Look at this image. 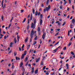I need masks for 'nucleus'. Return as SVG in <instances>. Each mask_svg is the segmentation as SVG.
<instances>
[{"label":"nucleus","mask_w":75,"mask_h":75,"mask_svg":"<svg viewBox=\"0 0 75 75\" xmlns=\"http://www.w3.org/2000/svg\"><path fill=\"white\" fill-rule=\"evenodd\" d=\"M21 13H23L24 12V10H21Z\"/></svg>","instance_id":"obj_54"},{"label":"nucleus","mask_w":75,"mask_h":75,"mask_svg":"<svg viewBox=\"0 0 75 75\" xmlns=\"http://www.w3.org/2000/svg\"><path fill=\"white\" fill-rule=\"evenodd\" d=\"M13 44H14V42H11L10 44L11 45H13Z\"/></svg>","instance_id":"obj_25"},{"label":"nucleus","mask_w":75,"mask_h":75,"mask_svg":"<svg viewBox=\"0 0 75 75\" xmlns=\"http://www.w3.org/2000/svg\"><path fill=\"white\" fill-rule=\"evenodd\" d=\"M36 23H37V20L36 19H35L34 21V24H35V25Z\"/></svg>","instance_id":"obj_18"},{"label":"nucleus","mask_w":75,"mask_h":75,"mask_svg":"<svg viewBox=\"0 0 75 75\" xmlns=\"http://www.w3.org/2000/svg\"><path fill=\"white\" fill-rule=\"evenodd\" d=\"M28 62L25 65V66H27V65H28Z\"/></svg>","instance_id":"obj_60"},{"label":"nucleus","mask_w":75,"mask_h":75,"mask_svg":"<svg viewBox=\"0 0 75 75\" xmlns=\"http://www.w3.org/2000/svg\"><path fill=\"white\" fill-rule=\"evenodd\" d=\"M37 73H38V70H35V73L36 74H37Z\"/></svg>","instance_id":"obj_30"},{"label":"nucleus","mask_w":75,"mask_h":75,"mask_svg":"<svg viewBox=\"0 0 75 75\" xmlns=\"http://www.w3.org/2000/svg\"><path fill=\"white\" fill-rule=\"evenodd\" d=\"M72 23L73 24H74L75 23V19H73L72 20Z\"/></svg>","instance_id":"obj_8"},{"label":"nucleus","mask_w":75,"mask_h":75,"mask_svg":"<svg viewBox=\"0 0 75 75\" xmlns=\"http://www.w3.org/2000/svg\"><path fill=\"white\" fill-rule=\"evenodd\" d=\"M29 21H30V19H28V24H29Z\"/></svg>","instance_id":"obj_59"},{"label":"nucleus","mask_w":75,"mask_h":75,"mask_svg":"<svg viewBox=\"0 0 75 75\" xmlns=\"http://www.w3.org/2000/svg\"><path fill=\"white\" fill-rule=\"evenodd\" d=\"M37 43V42L36 41H35L33 43V45H35V44Z\"/></svg>","instance_id":"obj_45"},{"label":"nucleus","mask_w":75,"mask_h":75,"mask_svg":"<svg viewBox=\"0 0 75 75\" xmlns=\"http://www.w3.org/2000/svg\"><path fill=\"white\" fill-rule=\"evenodd\" d=\"M71 54L72 55H75V54H74V53L73 52H71Z\"/></svg>","instance_id":"obj_26"},{"label":"nucleus","mask_w":75,"mask_h":75,"mask_svg":"<svg viewBox=\"0 0 75 75\" xmlns=\"http://www.w3.org/2000/svg\"><path fill=\"white\" fill-rule=\"evenodd\" d=\"M38 15V11H36L35 12V15L36 16H37Z\"/></svg>","instance_id":"obj_19"},{"label":"nucleus","mask_w":75,"mask_h":75,"mask_svg":"<svg viewBox=\"0 0 75 75\" xmlns=\"http://www.w3.org/2000/svg\"><path fill=\"white\" fill-rule=\"evenodd\" d=\"M71 44H72V43H71V42H70L69 44L68 45L69 47V46H70V45H71Z\"/></svg>","instance_id":"obj_28"},{"label":"nucleus","mask_w":75,"mask_h":75,"mask_svg":"<svg viewBox=\"0 0 75 75\" xmlns=\"http://www.w3.org/2000/svg\"><path fill=\"white\" fill-rule=\"evenodd\" d=\"M16 60H18H18H20V58L18 57H16Z\"/></svg>","instance_id":"obj_11"},{"label":"nucleus","mask_w":75,"mask_h":75,"mask_svg":"<svg viewBox=\"0 0 75 75\" xmlns=\"http://www.w3.org/2000/svg\"><path fill=\"white\" fill-rule=\"evenodd\" d=\"M25 71H23L22 75H24V72Z\"/></svg>","instance_id":"obj_55"},{"label":"nucleus","mask_w":75,"mask_h":75,"mask_svg":"<svg viewBox=\"0 0 75 75\" xmlns=\"http://www.w3.org/2000/svg\"><path fill=\"white\" fill-rule=\"evenodd\" d=\"M48 8H49V9L50 10V8H51V6H49Z\"/></svg>","instance_id":"obj_39"},{"label":"nucleus","mask_w":75,"mask_h":75,"mask_svg":"<svg viewBox=\"0 0 75 75\" xmlns=\"http://www.w3.org/2000/svg\"><path fill=\"white\" fill-rule=\"evenodd\" d=\"M28 37H27L25 40V42L27 43V42L28 41Z\"/></svg>","instance_id":"obj_5"},{"label":"nucleus","mask_w":75,"mask_h":75,"mask_svg":"<svg viewBox=\"0 0 75 75\" xmlns=\"http://www.w3.org/2000/svg\"><path fill=\"white\" fill-rule=\"evenodd\" d=\"M31 28H33V29H35V26H34V23H32L31 24Z\"/></svg>","instance_id":"obj_3"},{"label":"nucleus","mask_w":75,"mask_h":75,"mask_svg":"<svg viewBox=\"0 0 75 75\" xmlns=\"http://www.w3.org/2000/svg\"><path fill=\"white\" fill-rule=\"evenodd\" d=\"M17 38H18V41H19V39L20 38V36H18V35H17Z\"/></svg>","instance_id":"obj_21"},{"label":"nucleus","mask_w":75,"mask_h":75,"mask_svg":"<svg viewBox=\"0 0 75 75\" xmlns=\"http://www.w3.org/2000/svg\"><path fill=\"white\" fill-rule=\"evenodd\" d=\"M14 42H15V44H16V42H17V40H16V37H15L14 39Z\"/></svg>","instance_id":"obj_14"},{"label":"nucleus","mask_w":75,"mask_h":75,"mask_svg":"<svg viewBox=\"0 0 75 75\" xmlns=\"http://www.w3.org/2000/svg\"><path fill=\"white\" fill-rule=\"evenodd\" d=\"M28 60V57H27L25 59V62H26Z\"/></svg>","instance_id":"obj_17"},{"label":"nucleus","mask_w":75,"mask_h":75,"mask_svg":"<svg viewBox=\"0 0 75 75\" xmlns=\"http://www.w3.org/2000/svg\"><path fill=\"white\" fill-rule=\"evenodd\" d=\"M66 67H67V69H68L69 68V67H68V64H66Z\"/></svg>","instance_id":"obj_22"},{"label":"nucleus","mask_w":75,"mask_h":75,"mask_svg":"<svg viewBox=\"0 0 75 75\" xmlns=\"http://www.w3.org/2000/svg\"><path fill=\"white\" fill-rule=\"evenodd\" d=\"M2 7H3V8H4L6 7V4H4V6H3H3L2 5Z\"/></svg>","instance_id":"obj_24"},{"label":"nucleus","mask_w":75,"mask_h":75,"mask_svg":"<svg viewBox=\"0 0 75 75\" xmlns=\"http://www.w3.org/2000/svg\"><path fill=\"white\" fill-rule=\"evenodd\" d=\"M68 36H69V31H68Z\"/></svg>","instance_id":"obj_57"},{"label":"nucleus","mask_w":75,"mask_h":75,"mask_svg":"<svg viewBox=\"0 0 75 75\" xmlns=\"http://www.w3.org/2000/svg\"><path fill=\"white\" fill-rule=\"evenodd\" d=\"M38 38V37H37V36L35 38H34V40H37Z\"/></svg>","instance_id":"obj_33"},{"label":"nucleus","mask_w":75,"mask_h":75,"mask_svg":"<svg viewBox=\"0 0 75 75\" xmlns=\"http://www.w3.org/2000/svg\"><path fill=\"white\" fill-rule=\"evenodd\" d=\"M45 10H46V11H48V10H49L50 9H49L48 7H46L45 8Z\"/></svg>","instance_id":"obj_16"},{"label":"nucleus","mask_w":75,"mask_h":75,"mask_svg":"<svg viewBox=\"0 0 75 75\" xmlns=\"http://www.w3.org/2000/svg\"><path fill=\"white\" fill-rule=\"evenodd\" d=\"M13 20V17H12L11 19V23L12 22V20Z\"/></svg>","instance_id":"obj_44"},{"label":"nucleus","mask_w":75,"mask_h":75,"mask_svg":"<svg viewBox=\"0 0 75 75\" xmlns=\"http://www.w3.org/2000/svg\"><path fill=\"white\" fill-rule=\"evenodd\" d=\"M46 67V66H45L44 67H43V70H44L45 69V68Z\"/></svg>","instance_id":"obj_43"},{"label":"nucleus","mask_w":75,"mask_h":75,"mask_svg":"<svg viewBox=\"0 0 75 75\" xmlns=\"http://www.w3.org/2000/svg\"><path fill=\"white\" fill-rule=\"evenodd\" d=\"M65 23H66L65 21H64L63 23V24L62 25V26H64V25H65Z\"/></svg>","instance_id":"obj_32"},{"label":"nucleus","mask_w":75,"mask_h":75,"mask_svg":"<svg viewBox=\"0 0 75 75\" xmlns=\"http://www.w3.org/2000/svg\"><path fill=\"white\" fill-rule=\"evenodd\" d=\"M46 75H49V73H48V72H47L46 73Z\"/></svg>","instance_id":"obj_64"},{"label":"nucleus","mask_w":75,"mask_h":75,"mask_svg":"<svg viewBox=\"0 0 75 75\" xmlns=\"http://www.w3.org/2000/svg\"><path fill=\"white\" fill-rule=\"evenodd\" d=\"M33 14H35V10H34L33 8Z\"/></svg>","instance_id":"obj_20"},{"label":"nucleus","mask_w":75,"mask_h":75,"mask_svg":"<svg viewBox=\"0 0 75 75\" xmlns=\"http://www.w3.org/2000/svg\"><path fill=\"white\" fill-rule=\"evenodd\" d=\"M40 57H39L38 59H36V62H38L39 61H40Z\"/></svg>","instance_id":"obj_7"},{"label":"nucleus","mask_w":75,"mask_h":75,"mask_svg":"<svg viewBox=\"0 0 75 75\" xmlns=\"http://www.w3.org/2000/svg\"><path fill=\"white\" fill-rule=\"evenodd\" d=\"M57 50H58V49H56L54 50H53V51L54 52H57Z\"/></svg>","instance_id":"obj_34"},{"label":"nucleus","mask_w":75,"mask_h":75,"mask_svg":"<svg viewBox=\"0 0 75 75\" xmlns=\"http://www.w3.org/2000/svg\"><path fill=\"white\" fill-rule=\"evenodd\" d=\"M67 3V1L64 2V5H65Z\"/></svg>","instance_id":"obj_49"},{"label":"nucleus","mask_w":75,"mask_h":75,"mask_svg":"<svg viewBox=\"0 0 75 75\" xmlns=\"http://www.w3.org/2000/svg\"><path fill=\"white\" fill-rule=\"evenodd\" d=\"M38 34L39 35L41 34V30H40V28L38 27Z\"/></svg>","instance_id":"obj_2"},{"label":"nucleus","mask_w":75,"mask_h":75,"mask_svg":"<svg viewBox=\"0 0 75 75\" xmlns=\"http://www.w3.org/2000/svg\"><path fill=\"white\" fill-rule=\"evenodd\" d=\"M22 68L23 72L24 71V72H25V69H24V67L23 66H22Z\"/></svg>","instance_id":"obj_10"},{"label":"nucleus","mask_w":75,"mask_h":75,"mask_svg":"<svg viewBox=\"0 0 75 75\" xmlns=\"http://www.w3.org/2000/svg\"><path fill=\"white\" fill-rule=\"evenodd\" d=\"M4 2V0H3L2 1V3H1V5L2 6V7H3V3Z\"/></svg>","instance_id":"obj_42"},{"label":"nucleus","mask_w":75,"mask_h":75,"mask_svg":"<svg viewBox=\"0 0 75 75\" xmlns=\"http://www.w3.org/2000/svg\"><path fill=\"white\" fill-rule=\"evenodd\" d=\"M46 35V34L44 33L43 34L42 36V39H43V40L44 39V38H45V37Z\"/></svg>","instance_id":"obj_4"},{"label":"nucleus","mask_w":75,"mask_h":75,"mask_svg":"<svg viewBox=\"0 0 75 75\" xmlns=\"http://www.w3.org/2000/svg\"><path fill=\"white\" fill-rule=\"evenodd\" d=\"M42 20H41L40 21V25H42Z\"/></svg>","instance_id":"obj_13"},{"label":"nucleus","mask_w":75,"mask_h":75,"mask_svg":"<svg viewBox=\"0 0 75 75\" xmlns=\"http://www.w3.org/2000/svg\"><path fill=\"white\" fill-rule=\"evenodd\" d=\"M11 23H10L9 25V26L8 27V28H10V27H11Z\"/></svg>","instance_id":"obj_41"},{"label":"nucleus","mask_w":75,"mask_h":75,"mask_svg":"<svg viewBox=\"0 0 75 75\" xmlns=\"http://www.w3.org/2000/svg\"><path fill=\"white\" fill-rule=\"evenodd\" d=\"M40 18H41V19L42 18V14H40Z\"/></svg>","instance_id":"obj_29"},{"label":"nucleus","mask_w":75,"mask_h":75,"mask_svg":"<svg viewBox=\"0 0 75 75\" xmlns=\"http://www.w3.org/2000/svg\"><path fill=\"white\" fill-rule=\"evenodd\" d=\"M49 0H47L46 1V5H48V4H49Z\"/></svg>","instance_id":"obj_15"},{"label":"nucleus","mask_w":75,"mask_h":75,"mask_svg":"<svg viewBox=\"0 0 75 75\" xmlns=\"http://www.w3.org/2000/svg\"><path fill=\"white\" fill-rule=\"evenodd\" d=\"M6 38H7V37H6V36H5L4 37V39H6Z\"/></svg>","instance_id":"obj_63"},{"label":"nucleus","mask_w":75,"mask_h":75,"mask_svg":"<svg viewBox=\"0 0 75 75\" xmlns=\"http://www.w3.org/2000/svg\"><path fill=\"white\" fill-rule=\"evenodd\" d=\"M59 8L60 9H62V6H59Z\"/></svg>","instance_id":"obj_46"},{"label":"nucleus","mask_w":75,"mask_h":75,"mask_svg":"<svg viewBox=\"0 0 75 75\" xmlns=\"http://www.w3.org/2000/svg\"><path fill=\"white\" fill-rule=\"evenodd\" d=\"M24 47V45L23 44V45L22 47V48H23Z\"/></svg>","instance_id":"obj_53"},{"label":"nucleus","mask_w":75,"mask_h":75,"mask_svg":"<svg viewBox=\"0 0 75 75\" xmlns=\"http://www.w3.org/2000/svg\"><path fill=\"white\" fill-rule=\"evenodd\" d=\"M66 49H67V47H65L63 48V50H66Z\"/></svg>","instance_id":"obj_48"},{"label":"nucleus","mask_w":75,"mask_h":75,"mask_svg":"<svg viewBox=\"0 0 75 75\" xmlns=\"http://www.w3.org/2000/svg\"><path fill=\"white\" fill-rule=\"evenodd\" d=\"M30 45H28L27 46V49H29L30 48Z\"/></svg>","instance_id":"obj_38"},{"label":"nucleus","mask_w":75,"mask_h":75,"mask_svg":"<svg viewBox=\"0 0 75 75\" xmlns=\"http://www.w3.org/2000/svg\"><path fill=\"white\" fill-rule=\"evenodd\" d=\"M34 36V30L32 29L31 31L30 32V42H32V38Z\"/></svg>","instance_id":"obj_1"},{"label":"nucleus","mask_w":75,"mask_h":75,"mask_svg":"<svg viewBox=\"0 0 75 75\" xmlns=\"http://www.w3.org/2000/svg\"><path fill=\"white\" fill-rule=\"evenodd\" d=\"M69 4H71V0H69Z\"/></svg>","instance_id":"obj_51"},{"label":"nucleus","mask_w":75,"mask_h":75,"mask_svg":"<svg viewBox=\"0 0 75 75\" xmlns=\"http://www.w3.org/2000/svg\"><path fill=\"white\" fill-rule=\"evenodd\" d=\"M1 28H0V35L1 36V37H3V35L1 34Z\"/></svg>","instance_id":"obj_6"},{"label":"nucleus","mask_w":75,"mask_h":75,"mask_svg":"<svg viewBox=\"0 0 75 75\" xmlns=\"http://www.w3.org/2000/svg\"><path fill=\"white\" fill-rule=\"evenodd\" d=\"M25 20H26V18H25L24 19L22 23H24L25 22Z\"/></svg>","instance_id":"obj_23"},{"label":"nucleus","mask_w":75,"mask_h":75,"mask_svg":"<svg viewBox=\"0 0 75 75\" xmlns=\"http://www.w3.org/2000/svg\"><path fill=\"white\" fill-rule=\"evenodd\" d=\"M70 28H72V24H71L70 25Z\"/></svg>","instance_id":"obj_31"},{"label":"nucleus","mask_w":75,"mask_h":75,"mask_svg":"<svg viewBox=\"0 0 75 75\" xmlns=\"http://www.w3.org/2000/svg\"><path fill=\"white\" fill-rule=\"evenodd\" d=\"M42 58V61H43V60H44V59L45 58V56H43Z\"/></svg>","instance_id":"obj_37"},{"label":"nucleus","mask_w":75,"mask_h":75,"mask_svg":"<svg viewBox=\"0 0 75 75\" xmlns=\"http://www.w3.org/2000/svg\"><path fill=\"white\" fill-rule=\"evenodd\" d=\"M25 55L24 54H22V56L21 57V59H22L24 57Z\"/></svg>","instance_id":"obj_9"},{"label":"nucleus","mask_w":75,"mask_h":75,"mask_svg":"<svg viewBox=\"0 0 75 75\" xmlns=\"http://www.w3.org/2000/svg\"><path fill=\"white\" fill-rule=\"evenodd\" d=\"M1 19L2 20V21H3V20L4 19V18L3 17V16L2 15L1 17Z\"/></svg>","instance_id":"obj_27"},{"label":"nucleus","mask_w":75,"mask_h":75,"mask_svg":"<svg viewBox=\"0 0 75 75\" xmlns=\"http://www.w3.org/2000/svg\"><path fill=\"white\" fill-rule=\"evenodd\" d=\"M59 33H57L55 35V36H57V35H58V34Z\"/></svg>","instance_id":"obj_58"},{"label":"nucleus","mask_w":75,"mask_h":75,"mask_svg":"<svg viewBox=\"0 0 75 75\" xmlns=\"http://www.w3.org/2000/svg\"><path fill=\"white\" fill-rule=\"evenodd\" d=\"M30 27V25H27V30L29 28V27Z\"/></svg>","instance_id":"obj_36"},{"label":"nucleus","mask_w":75,"mask_h":75,"mask_svg":"<svg viewBox=\"0 0 75 75\" xmlns=\"http://www.w3.org/2000/svg\"><path fill=\"white\" fill-rule=\"evenodd\" d=\"M59 44V42H57L55 45H57V44Z\"/></svg>","instance_id":"obj_50"},{"label":"nucleus","mask_w":75,"mask_h":75,"mask_svg":"<svg viewBox=\"0 0 75 75\" xmlns=\"http://www.w3.org/2000/svg\"><path fill=\"white\" fill-rule=\"evenodd\" d=\"M41 6L42 7H44V4H42L41 5Z\"/></svg>","instance_id":"obj_61"},{"label":"nucleus","mask_w":75,"mask_h":75,"mask_svg":"<svg viewBox=\"0 0 75 75\" xmlns=\"http://www.w3.org/2000/svg\"><path fill=\"white\" fill-rule=\"evenodd\" d=\"M38 16H40V12H39L38 13Z\"/></svg>","instance_id":"obj_56"},{"label":"nucleus","mask_w":75,"mask_h":75,"mask_svg":"<svg viewBox=\"0 0 75 75\" xmlns=\"http://www.w3.org/2000/svg\"><path fill=\"white\" fill-rule=\"evenodd\" d=\"M33 19V13H31L30 16V20L31 21Z\"/></svg>","instance_id":"obj_12"},{"label":"nucleus","mask_w":75,"mask_h":75,"mask_svg":"<svg viewBox=\"0 0 75 75\" xmlns=\"http://www.w3.org/2000/svg\"><path fill=\"white\" fill-rule=\"evenodd\" d=\"M14 56H16V55H17V52H14Z\"/></svg>","instance_id":"obj_35"},{"label":"nucleus","mask_w":75,"mask_h":75,"mask_svg":"<svg viewBox=\"0 0 75 75\" xmlns=\"http://www.w3.org/2000/svg\"><path fill=\"white\" fill-rule=\"evenodd\" d=\"M20 65L22 66H23V62H21Z\"/></svg>","instance_id":"obj_40"},{"label":"nucleus","mask_w":75,"mask_h":75,"mask_svg":"<svg viewBox=\"0 0 75 75\" xmlns=\"http://www.w3.org/2000/svg\"><path fill=\"white\" fill-rule=\"evenodd\" d=\"M26 51H25L24 52V55H26Z\"/></svg>","instance_id":"obj_47"},{"label":"nucleus","mask_w":75,"mask_h":75,"mask_svg":"<svg viewBox=\"0 0 75 75\" xmlns=\"http://www.w3.org/2000/svg\"><path fill=\"white\" fill-rule=\"evenodd\" d=\"M19 50L20 51H21V49L20 47H19Z\"/></svg>","instance_id":"obj_52"},{"label":"nucleus","mask_w":75,"mask_h":75,"mask_svg":"<svg viewBox=\"0 0 75 75\" xmlns=\"http://www.w3.org/2000/svg\"><path fill=\"white\" fill-rule=\"evenodd\" d=\"M34 70L32 71L31 73H34Z\"/></svg>","instance_id":"obj_62"}]
</instances>
